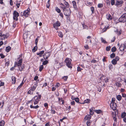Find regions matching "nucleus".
<instances>
[{
    "mask_svg": "<svg viewBox=\"0 0 126 126\" xmlns=\"http://www.w3.org/2000/svg\"><path fill=\"white\" fill-rule=\"evenodd\" d=\"M11 47L10 46H9L6 47V51L7 52H8L11 50Z\"/></svg>",
    "mask_w": 126,
    "mask_h": 126,
    "instance_id": "4be33fe9",
    "label": "nucleus"
},
{
    "mask_svg": "<svg viewBox=\"0 0 126 126\" xmlns=\"http://www.w3.org/2000/svg\"><path fill=\"white\" fill-rule=\"evenodd\" d=\"M30 8H28L27 9L24 11L23 14V15H22V16H28V15L30 14Z\"/></svg>",
    "mask_w": 126,
    "mask_h": 126,
    "instance_id": "39448f33",
    "label": "nucleus"
},
{
    "mask_svg": "<svg viewBox=\"0 0 126 126\" xmlns=\"http://www.w3.org/2000/svg\"><path fill=\"white\" fill-rule=\"evenodd\" d=\"M115 37H113L112 38V39L111 40V42H114L115 40Z\"/></svg>",
    "mask_w": 126,
    "mask_h": 126,
    "instance_id": "052dcab7",
    "label": "nucleus"
},
{
    "mask_svg": "<svg viewBox=\"0 0 126 126\" xmlns=\"http://www.w3.org/2000/svg\"><path fill=\"white\" fill-rule=\"evenodd\" d=\"M75 100L77 102H79V98H76L75 99Z\"/></svg>",
    "mask_w": 126,
    "mask_h": 126,
    "instance_id": "864d4df0",
    "label": "nucleus"
},
{
    "mask_svg": "<svg viewBox=\"0 0 126 126\" xmlns=\"http://www.w3.org/2000/svg\"><path fill=\"white\" fill-rule=\"evenodd\" d=\"M91 10L92 11V13H93L94 12V8L93 7H92L91 8Z\"/></svg>",
    "mask_w": 126,
    "mask_h": 126,
    "instance_id": "de8ad7c7",
    "label": "nucleus"
},
{
    "mask_svg": "<svg viewBox=\"0 0 126 126\" xmlns=\"http://www.w3.org/2000/svg\"><path fill=\"white\" fill-rule=\"evenodd\" d=\"M110 106L113 110H115L116 109L117 105L116 103L114 102H111Z\"/></svg>",
    "mask_w": 126,
    "mask_h": 126,
    "instance_id": "423d86ee",
    "label": "nucleus"
},
{
    "mask_svg": "<svg viewBox=\"0 0 126 126\" xmlns=\"http://www.w3.org/2000/svg\"><path fill=\"white\" fill-rule=\"evenodd\" d=\"M82 69L80 68L78 66L77 67V70L78 71H81Z\"/></svg>",
    "mask_w": 126,
    "mask_h": 126,
    "instance_id": "3c124183",
    "label": "nucleus"
},
{
    "mask_svg": "<svg viewBox=\"0 0 126 126\" xmlns=\"http://www.w3.org/2000/svg\"><path fill=\"white\" fill-rule=\"evenodd\" d=\"M48 62L46 60L43 63V64L45 65L48 63Z\"/></svg>",
    "mask_w": 126,
    "mask_h": 126,
    "instance_id": "ea45409f",
    "label": "nucleus"
},
{
    "mask_svg": "<svg viewBox=\"0 0 126 126\" xmlns=\"http://www.w3.org/2000/svg\"><path fill=\"white\" fill-rule=\"evenodd\" d=\"M34 97H37V99L39 101L40 99H41V95H39L38 96H35Z\"/></svg>",
    "mask_w": 126,
    "mask_h": 126,
    "instance_id": "4c0bfd02",
    "label": "nucleus"
},
{
    "mask_svg": "<svg viewBox=\"0 0 126 126\" xmlns=\"http://www.w3.org/2000/svg\"><path fill=\"white\" fill-rule=\"evenodd\" d=\"M44 52V51H40L39 52L37 53V54L38 55H39L40 57H41L42 56V55L43 54Z\"/></svg>",
    "mask_w": 126,
    "mask_h": 126,
    "instance_id": "6ab92c4d",
    "label": "nucleus"
},
{
    "mask_svg": "<svg viewBox=\"0 0 126 126\" xmlns=\"http://www.w3.org/2000/svg\"><path fill=\"white\" fill-rule=\"evenodd\" d=\"M44 66L43 65H41L39 67V71H41L42 69H43Z\"/></svg>",
    "mask_w": 126,
    "mask_h": 126,
    "instance_id": "473e14b6",
    "label": "nucleus"
},
{
    "mask_svg": "<svg viewBox=\"0 0 126 126\" xmlns=\"http://www.w3.org/2000/svg\"><path fill=\"white\" fill-rule=\"evenodd\" d=\"M72 2L73 3V4L74 8H75V9L76 10L77 9V7L76 2L75 1H73Z\"/></svg>",
    "mask_w": 126,
    "mask_h": 126,
    "instance_id": "f3484780",
    "label": "nucleus"
},
{
    "mask_svg": "<svg viewBox=\"0 0 126 126\" xmlns=\"http://www.w3.org/2000/svg\"><path fill=\"white\" fill-rule=\"evenodd\" d=\"M117 62L115 60L113 59L112 60L111 62L113 64L115 65L117 63Z\"/></svg>",
    "mask_w": 126,
    "mask_h": 126,
    "instance_id": "cd10ccee",
    "label": "nucleus"
},
{
    "mask_svg": "<svg viewBox=\"0 0 126 126\" xmlns=\"http://www.w3.org/2000/svg\"><path fill=\"white\" fill-rule=\"evenodd\" d=\"M23 82H22V83H21L20 84L19 86H18V88H20L23 85Z\"/></svg>",
    "mask_w": 126,
    "mask_h": 126,
    "instance_id": "0e129e2a",
    "label": "nucleus"
},
{
    "mask_svg": "<svg viewBox=\"0 0 126 126\" xmlns=\"http://www.w3.org/2000/svg\"><path fill=\"white\" fill-rule=\"evenodd\" d=\"M37 49V46H35L32 49V51L33 52H34L35 51H36Z\"/></svg>",
    "mask_w": 126,
    "mask_h": 126,
    "instance_id": "7c9ffc66",
    "label": "nucleus"
},
{
    "mask_svg": "<svg viewBox=\"0 0 126 126\" xmlns=\"http://www.w3.org/2000/svg\"><path fill=\"white\" fill-rule=\"evenodd\" d=\"M91 123V122L90 120L88 121H87L86 123L87 126H89L90 125Z\"/></svg>",
    "mask_w": 126,
    "mask_h": 126,
    "instance_id": "c85d7f7f",
    "label": "nucleus"
},
{
    "mask_svg": "<svg viewBox=\"0 0 126 126\" xmlns=\"http://www.w3.org/2000/svg\"><path fill=\"white\" fill-rule=\"evenodd\" d=\"M33 91L31 89H30L28 91V93L30 94H33Z\"/></svg>",
    "mask_w": 126,
    "mask_h": 126,
    "instance_id": "72a5a7b5",
    "label": "nucleus"
},
{
    "mask_svg": "<svg viewBox=\"0 0 126 126\" xmlns=\"http://www.w3.org/2000/svg\"><path fill=\"white\" fill-rule=\"evenodd\" d=\"M0 56L2 58H4L5 57V56L2 54H0Z\"/></svg>",
    "mask_w": 126,
    "mask_h": 126,
    "instance_id": "4d7b16f0",
    "label": "nucleus"
},
{
    "mask_svg": "<svg viewBox=\"0 0 126 126\" xmlns=\"http://www.w3.org/2000/svg\"><path fill=\"white\" fill-rule=\"evenodd\" d=\"M56 11L59 13H60L61 12V10L58 7H56Z\"/></svg>",
    "mask_w": 126,
    "mask_h": 126,
    "instance_id": "e433bc0d",
    "label": "nucleus"
},
{
    "mask_svg": "<svg viewBox=\"0 0 126 126\" xmlns=\"http://www.w3.org/2000/svg\"><path fill=\"white\" fill-rule=\"evenodd\" d=\"M112 66L111 64H110L109 65V67L110 69L111 68H112Z\"/></svg>",
    "mask_w": 126,
    "mask_h": 126,
    "instance_id": "69168bd1",
    "label": "nucleus"
},
{
    "mask_svg": "<svg viewBox=\"0 0 126 126\" xmlns=\"http://www.w3.org/2000/svg\"><path fill=\"white\" fill-rule=\"evenodd\" d=\"M123 3V1L121 0H118L117 1L115 4L117 6H121L122 4Z\"/></svg>",
    "mask_w": 126,
    "mask_h": 126,
    "instance_id": "9b49d317",
    "label": "nucleus"
},
{
    "mask_svg": "<svg viewBox=\"0 0 126 126\" xmlns=\"http://www.w3.org/2000/svg\"><path fill=\"white\" fill-rule=\"evenodd\" d=\"M119 49L121 51H126V47H125L123 44H121L120 47Z\"/></svg>",
    "mask_w": 126,
    "mask_h": 126,
    "instance_id": "1a4fd4ad",
    "label": "nucleus"
},
{
    "mask_svg": "<svg viewBox=\"0 0 126 126\" xmlns=\"http://www.w3.org/2000/svg\"><path fill=\"white\" fill-rule=\"evenodd\" d=\"M71 60L69 58H66L65 60V62L67 67L70 68H72V65L71 64Z\"/></svg>",
    "mask_w": 126,
    "mask_h": 126,
    "instance_id": "f03ea898",
    "label": "nucleus"
},
{
    "mask_svg": "<svg viewBox=\"0 0 126 126\" xmlns=\"http://www.w3.org/2000/svg\"><path fill=\"white\" fill-rule=\"evenodd\" d=\"M91 116L90 115H87L85 117V119L86 120H89L91 118Z\"/></svg>",
    "mask_w": 126,
    "mask_h": 126,
    "instance_id": "ddd939ff",
    "label": "nucleus"
},
{
    "mask_svg": "<svg viewBox=\"0 0 126 126\" xmlns=\"http://www.w3.org/2000/svg\"><path fill=\"white\" fill-rule=\"evenodd\" d=\"M111 4L112 5H114V3H115V1L114 0H111Z\"/></svg>",
    "mask_w": 126,
    "mask_h": 126,
    "instance_id": "49530a36",
    "label": "nucleus"
},
{
    "mask_svg": "<svg viewBox=\"0 0 126 126\" xmlns=\"http://www.w3.org/2000/svg\"><path fill=\"white\" fill-rule=\"evenodd\" d=\"M50 56L49 53L48 52H47L45 53L43 56L44 58L46 60Z\"/></svg>",
    "mask_w": 126,
    "mask_h": 126,
    "instance_id": "9d476101",
    "label": "nucleus"
},
{
    "mask_svg": "<svg viewBox=\"0 0 126 126\" xmlns=\"http://www.w3.org/2000/svg\"><path fill=\"white\" fill-rule=\"evenodd\" d=\"M22 63V59H20L17 62H15V67L19 66L21 65Z\"/></svg>",
    "mask_w": 126,
    "mask_h": 126,
    "instance_id": "6e6552de",
    "label": "nucleus"
},
{
    "mask_svg": "<svg viewBox=\"0 0 126 126\" xmlns=\"http://www.w3.org/2000/svg\"><path fill=\"white\" fill-rule=\"evenodd\" d=\"M108 26L107 27H105V28H103L102 27V26H101V28L102 29L101 31L102 32H105L108 29Z\"/></svg>",
    "mask_w": 126,
    "mask_h": 126,
    "instance_id": "4468645a",
    "label": "nucleus"
},
{
    "mask_svg": "<svg viewBox=\"0 0 126 126\" xmlns=\"http://www.w3.org/2000/svg\"><path fill=\"white\" fill-rule=\"evenodd\" d=\"M30 107L31 108L36 109L38 108L39 107L38 105H37L36 106H33L32 105H31Z\"/></svg>",
    "mask_w": 126,
    "mask_h": 126,
    "instance_id": "393cba45",
    "label": "nucleus"
},
{
    "mask_svg": "<svg viewBox=\"0 0 126 126\" xmlns=\"http://www.w3.org/2000/svg\"><path fill=\"white\" fill-rule=\"evenodd\" d=\"M58 35L61 38L63 36L62 33L61 32H59Z\"/></svg>",
    "mask_w": 126,
    "mask_h": 126,
    "instance_id": "79ce46f5",
    "label": "nucleus"
},
{
    "mask_svg": "<svg viewBox=\"0 0 126 126\" xmlns=\"http://www.w3.org/2000/svg\"><path fill=\"white\" fill-rule=\"evenodd\" d=\"M116 50V48L115 47H112L111 49V51L112 52H115Z\"/></svg>",
    "mask_w": 126,
    "mask_h": 126,
    "instance_id": "c756f323",
    "label": "nucleus"
},
{
    "mask_svg": "<svg viewBox=\"0 0 126 126\" xmlns=\"http://www.w3.org/2000/svg\"><path fill=\"white\" fill-rule=\"evenodd\" d=\"M64 1H65L64 4L66 6V8L67 7H69V6H68L69 4H68V3L66 1H65L64 0Z\"/></svg>",
    "mask_w": 126,
    "mask_h": 126,
    "instance_id": "37998d69",
    "label": "nucleus"
},
{
    "mask_svg": "<svg viewBox=\"0 0 126 126\" xmlns=\"http://www.w3.org/2000/svg\"><path fill=\"white\" fill-rule=\"evenodd\" d=\"M51 113H52L55 114L56 112L54 110H53L52 109L51 110Z\"/></svg>",
    "mask_w": 126,
    "mask_h": 126,
    "instance_id": "13d9d810",
    "label": "nucleus"
},
{
    "mask_svg": "<svg viewBox=\"0 0 126 126\" xmlns=\"http://www.w3.org/2000/svg\"><path fill=\"white\" fill-rule=\"evenodd\" d=\"M120 22H124L126 21V13L123 15L119 18Z\"/></svg>",
    "mask_w": 126,
    "mask_h": 126,
    "instance_id": "7ed1b4c3",
    "label": "nucleus"
},
{
    "mask_svg": "<svg viewBox=\"0 0 126 126\" xmlns=\"http://www.w3.org/2000/svg\"><path fill=\"white\" fill-rule=\"evenodd\" d=\"M54 24H55L57 26L59 27L60 26L61 24L59 21H57L56 22V23Z\"/></svg>",
    "mask_w": 126,
    "mask_h": 126,
    "instance_id": "b1692460",
    "label": "nucleus"
},
{
    "mask_svg": "<svg viewBox=\"0 0 126 126\" xmlns=\"http://www.w3.org/2000/svg\"><path fill=\"white\" fill-rule=\"evenodd\" d=\"M68 78V77L67 76H65L63 78V79L65 81Z\"/></svg>",
    "mask_w": 126,
    "mask_h": 126,
    "instance_id": "a18cd8bd",
    "label": "nucleus"
},
{
    "mask_svg": "<svg viewBox=\"0 0 126 126\" xmlns=\"http://www.w3.org/2000/svg\"><path fill=\"white\" fill-rule=\"evenodd\" d=\"M82 26H83V29H87L88 27L86 25H85L84 24H83Z\"/></svg>",
    "mask_w": 126,
    "mask_h": 126,
    "instance_id": "5fc2aeb1",
    "label": "nucleus"
},
{
    "mask_svg": "<svg viewBox=\"0 0 126 126\" xmlns=\"http://www.w3.org/2000/svg\"><path fill=\"white\" fill-rule=\"evenodd\" d=\"M95 112L98 114H99L101 112V111L100 110H96Z\"/></svg>",
    "mask_w": 126,
    "mask_h": 126,
    "instance_id": "09e8293b",
    "label": "nucleus"
},
{
    "mask_svg": "<svg viewBox=\"0 0 126 126\" xmlns=\"http://www.w3.org/2000/svg\"><path fill=\"white\" fill-rule=\"evenodd\" d=\"M126 115V113L125 112H124L122 113L121 116L122 118H123Z\"/></svg>",
    "mask_w": 126,
    "mask_h": 126,
    "instance_id": "2f4dec72",
    "label": "nucleus"
},
{
    "mask_svg": "<svg viewBox=\"0 0 126 126\" xmlns=\"http://www.w3.org/2000/svg\"><path fill=\"white\" fill-rule=\"evenodd\" d=\"M110 46L107 47L106 48V50L107 51L110 50Z\"/></svg>",
    "mask_w": 126,
    "mask_h": 126,
    "instance_id": "c03bdc74",
    "label": "nucleus"
},
{
    "mask_svg": "<svg viewBox=\"0 0 126 126\" xmlns=\"http://www.w3.org/2000/svg\"><path fill=\"white\" fill-rule=\"evenodd\" d=\"M37 85V84H35L34 86H33L32 87H31V89L33 91H34V90L35 89Z\"/></svg>",
    "mask_w": 126,
    "mask_h": 126,
    "instance_id": "412c9836",
    "label": "nucleus"
},
{
    "mask_svg": "<svg viewBox=\"0 0 126 126\" xmlns=\"http://www.w3.org/2000/svg\"><path fill=\"white\" fill-rule=\"evenodd\" d=\"M101 39L102 41V42L103 43H106V42L104 39H103L102 37L101 38Z\"/></svg>",
    "mask_w": 126,
    "mask_h": 126,
    "instance_id": "a19ab883",
    "label": "nucleus"
},
{
    "mask_svg": "<svg viewBox=\"0 0 126 126\" xmlns=\"http://www.w3.org/2000/svg\"><path fill=\"white\" fill-rule=\"evenodd\" d=\"M37 97H34L30 101L32 103L33 102V104L34 105H36L37 104L39 101L37 99Z\"/></svg>",
    "mask_w": 126,
    "mask_h": 126,
    "instance_id": "0eeeda50",
    "label": "nucleus"
},
{
    "mask_svg": "<svg viewBox=\"0 0 126 126\" xmlns=\"http://www.w3.org/2000/svg\"><path fill=\"white\" fill-rule=\"evenodd\" d=\"M119 57L118 56L116 57L115 58V59H114L116 61H117L119 60Z\"/></svg>",
    "mask_w": 126,
    "mask_h": 126,
    "instance_id": "6e6d98bb",
    "label": "nucleus"
},
{
    "mask_svg": "<svg viewBox=\"0 0 126 126\" xmlns=\"http://www.w3.org/2000/svg\"><path fill=\"white\" fill-rule=\"evenodd\" d=\"M49 122L45 124V126H50V125H49Z\"/></svg>",
    "mask_w": 126,
    "mask_h": 126,
    "instance_id": "774afa93",
    "label": "nucleus"
},
{
    "mask_svg": "<svg viewBox=\"0 0 126 126\" xmlns=\"http://www.w3.org/2000/svg\"><path fill=\"white\" fill-rule=\"evenodd\" d=\"M18 67L19 70L20 71L23 70L24 68V66L23 65H21L19 66Z\"/></svg>",
    "mask_w": 126,
    "mask_h": 126,
    "instance_id": "a211bd4d",
    "label": "nucleus"
},
{
    "mask_svg": "<svg viewBox=\"0 0 126 126\" xmlns=\"http://www.w3.org/2000/svg\"><path fill=\"white\" fill-rule=\"evenodd\" d=\"M112 116L113 117V119L115 121H116V120L117 118L116 117V114L115 112V113H114L112 112Z\"/></svg>",
    "mask_w": 126,
    "mask_h": 126,
    "instance_id": "f8f14e48",
    "label": "nucleus"
},
{
    "mask_svg": "<svg viewBox=\"0 0 126 126\" xmlns=\"http://www.w3.org/2000/svg\"><path fill=\"white\" fill-rule=\"evenodd\" d=\"M53 27L56 30H57L58 29V26H57L55 24L53 25Z\"/></svg>",
    "mask_w": 126,
    "mask_h": 126,
    "instance_id": "bf43d9fd",
    "label": "nucleus"
},
{
    "mask_svg": "<svg viewBox=\"0 0 126 126\" xmlns=\"http://www.w3.org/2000/svg\"><path fill=\"white\" fill-rule=\"evenodd\" d=\"M103 6V4L102 3H99L98 5V7L99 8L102 7Z\"/></svg>",
    "mask_w": 126,
    "mask_h": 126,
    "instance_id": "f704fd0d",
    "label": "nucleus"
},
{
    "mask_svg": "<svg viewBox=\"0 0 126 126\" xmlns=\"http://www.w3.org/2000/svg\"><path fill=\"white\" fill-rule=\"evenodd\" d=\"M9 61H8L6 62L5 63V65L6 66H8L9 65Z\"/></svg>",
    "mask_w": 126,
    "mask_h": 126,
    "instance_id": "603ef678",
    "label": "nucleus"
},
{
    "mask_svg": "<svg viewBox=\"0 0 126 126\" xmlns=\"http://www.w3.org/2000/svg\"><path fill=\"white\" fill-rule=\"evenodd\" d=\"M12 84H14L16 82V78L15 77L13 76L12 78Z\"/></svg>",
    "mask_w": 126,
    "mask_h": 126,
    "instance_id": "dca6fc26",
    "label": "nucleus"
},
{
    "mask_svg": "<svg viewBox=\"0 0 126 126\" xmlns=\"http://www.w3.org/2000/svg\"><path fill=\"white\" fill-rule=\"evenodd\" d=\"M10 5L11 6H12L13 5V1L12 0H10Z\"/></svg>",
    "mask_w": 126,
    "mask_h": 126,
    "instance_id": "e2e57ef3",
    "label": "nucleus"
},
{
    "mask_svg": "<svg viewBox=\"0 0 126 126\" xmlns=\"http://www.w3.org/2000/svg\"><path fill=\"white\" fill-rule=\"evenodd\" d=\"M5 124V122L4 121L2 120L0 122V126H3Z\"/></svg>",
    "mask_w": 126,
    "mask_h": 126,
    "instance_id": "5701e85b",
    "label": "nucleus"
},
{
    "mask_svg": "<svg viewBox=\"0 0 126 126\" xmlns=\"http://www.w3.org/2000/svg\"><path fill=\"white\" fill-rule=\"evenodd\" d=\"M44 106L46 107H48V104L47 103H45L44 104Z\"/></svg>",
    "mask_w": 126,
    "mask_h": 126,
    "instance_id": "338daca9",
    "label": "nucleus"
},
{
    "mask_svg": "<svg viewBox=\"0 0 126 126\" xmlns=\"http://www.w3.org/2000/svg\"><path fill=\"white\" fill-rule=\"evenodd\" d=\"M90 100L89 99H87L84 101V103H89L90 102Z\"/></svg>",
    "mask_w": 126,
    "mask_h": 126,
    "instance_id": "a878e982",
    "label": "nucleus"
},
{
    "mask_svg": "<svg viewBox=\"0 0 126 126\" xmlns=\"http://www.w3.org/2000/svg\"><path fill=\"white\" fill-rule=\"evenodd\" d=\"M61 7L63 9L64 13L65 15L66 16H69L71 14V11L70 8L67 10L65 7L61 6Z\"/></svg>",
    "mask_w": 126,
    "mask_h": 126,
    "instance_id": "f257e3e1",
    "label": "nucleus"
},
{
    "mask_svg": "<svg viewBox=\"0 0 126 126\" xmlns=\"http://www.w3.org/2000/svg\"><path fill=\"white\" fill-rule=\"evenodd\" d=\"M19 16V14L16 11H15L13 13V18L14 20L17 21L18 20L17 17Z\"/></svg>",
    "mask_w": 126,
    "mask_h": 126,
    "instance_id": "20e7f679",
    "label": "nucleus"
},
{
    "mask_svg": "<svg viewBox=\"0 0 126 126\" xmlns=\"http://www.w3.org/2000/svg\"><path fill=\"white\" fill-rule=\"evenodd\" d=\"M106 17L108 20H110L112 19L111 16L109 14H108L106 15Z\"/></svg>",
    "mask_w": 126,
    "mask_h": 126,
    "instance_id": "aec40b11",
    "label": "nucleus"
},
{
    "mask_svg": "<svg viewBox=\"0 0 126 126\" xmlns=\"http://www.w3.org/2000/svg\"><path fill=\"white\" fill-rule=\"evenodd\" d=\"M116 85L117 86L119 87L121 86V84L120 83H115Z\"/></svg>",
    "mask_w": 126,
    "mask_h": 126,
    "instance_id": "8fccbe9b",
    "label": "nucleus"
},
{
    "mask_svg": "<svg viewBox=\"0 0 126 126\" xmlns=\"http://www.w3.org/2000/svg\"><path fill=\"white\" fill-rule=\"evenodd\" d=\"M117 98L118 100L120 101L122 97L121 95H119L117 96Z\"/></svg>",
    "mask_w": 126,
    "mask_h": 126,
    "instance_id": "bb28decb",
    "label": "nucleus"
},
{
    "mask_svg": "<svg viewBox=\"0 0 126 126\" xmlns=\"http://www.w3.org/2000/svg\"><path fill=\"white\" fill-rule=\"evenodd\" d=\"M49 2H50V0H48V1L47 2V8H49V6H50Z\"/></svg>",
    "mask_w": 126,
    "mask_h": 126,
    "instance_id": "58836bf2",
    "label": "nucleus"
},
{
    "mask_svg": "<svg viewBox=\"0 0 126 126\" xmlns=\"http://www.w3.org/2000/svg\"><path fill=\"white\" fill-rule=\"evenodd\" d=\"M38 38H37L35 40V43L36 44V45H37V42H38Z\"/></svg>",
    "mask_w": 126,
    "mask_h": 126,
    "instance_id": "680f3d73",
    "label": "nucleus"
},
{
    "mask_svg": "<svg viewBox=\"0 0 126 126\" xmlns=\"http://www.w3.org/2000/svg\"><path fill=\"white\" fill-rule=\"evenodd\" d=\"M110 56L111 58H113L115 57V54L114 53H113L110 54Z\"/></svg>",
    "mask_w": 126,
    "mask_h": 126,
    "instance_id": "c9c22d12",
    "label": "nucleus"
},
{
    "mask_svg": "<svg viewBox=\"0 0 126 126\" xmlns=\"http://www.w3.org/2000/svg\"><path fill=\"white\" fill-rule=\"evenodd\" d=\"M1 36V39L2 40H4L5 38H7L8 37V35H5L4 34H3V35H2Z\"/></svg>",
    "mask_w": 126,
    "mask_h": 126,
    "instance_id": "2eb2a0df",
    "label": "nucleus"
}]
</instances>
